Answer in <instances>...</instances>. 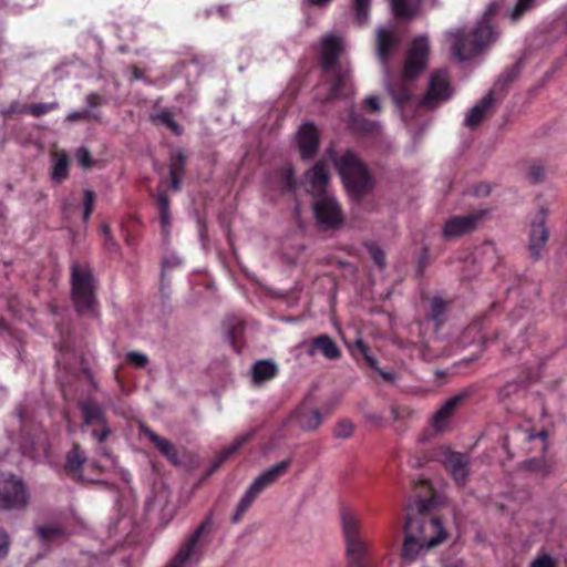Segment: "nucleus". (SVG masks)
I'll use <instances>...</instances> for the list:
<instances>
[{
	"label": "nucleus",
	"instance_id": "1",
	"mask_svg": "<svg viewBox=\"0 0 567 567\" xmlns=\"http://www.w3.org/2000/svg\"><path fill=\"white\" fill-rule=\"evenodd\" d=\"M401 38L394 29H379L377 37L378 56L383 64L385 89L394 104L403 109L412 99V82L427 64L430 45L426 37H417L408 50L401 74L391 75L388 61L399 51Z\"/></svg>",
	"mask_w": 567,
	"mask_h": 567
},
{
	"label": "nucleus",
	"instance_id": "2",
	"mask_svg": "<svg viewBox=\"0 0 567 567\" xmlns=\"http://www.w3.org/2000/svg\"><path fill=\"white\" fill-rule=\"evenodd\" d=\"M316 52L322 79L330 85L328 100L346 96L350 71L342 63L344 39L336 33H326L319 39Z\"/></svg>",
	"mask_w": 567,
	"mask_h": 567
},
{
	"label": "nucleus",
	"instance_id": "3",
	"mask_svg": "<svg viewBox=\"0 0 567 567\" xmlns=\"http://www.w3.org/2000/svg\"><path fill=\"white\" fill-rule=\"evenodd\" d=\"M499 6L491 2L474 31L464 34L462 30L446 33L453 55L458 61L470 60L480 54L487 45L492 44L498 37V32L492 24V17L497 12Z\"/></svg>",
	"mask_w": 567,
	"mask_h": 567
},
{
	"label": "nucleus",
	"instance_id": "4",
	"mask_svg": "<svg viewBox=\"0 0 567 567\" xmlns=\"http://www.w3.org/2000/svg\"><path fill=\"white\" fill-rule=\"evenodd\" d=\"M445 538L446 532L440 519L409 516L404 526L402 558L405 561H413L421 550L433 548Z\"/></svg>",
	"mask_w": 567,
	"mask_h": 567
},
{
	"label": "nucleus",
	"instance_id": "5",
	"mask_svg": "<svg viewBox=\"0 0 567 567\" xmlns=\"http://www.w3.org/2000/svg\"><path fill=\"white\" fill-rule=\"evenodd\" d=\"M71 299L80 315H95L96 279L89 266L73 264L71 266Z\"/></svg>",
	"mask_w": 567,
	"mask_h": 567
},
{
	"label": "nucleus",
	"instance_id": "6",
	"mask_svg": "<svg viewBox=\"0 0 567 567\" xmlns=\"http://www.w3.org/2000/svg\"><path fill=\"white\" fill-rule=\"evenodd\" d=\"M291 466L290 460H284L264 471L249 485L243 497L237 504L236 511L231 517L233 523H239L246 512L251 507L257 497L270 485L276 483Z\"/></svg>",
	"mask_w": 567,
	"mask_h": 567
},
{
	"label": "nucleus",
	"instance_id": "7",
	"mask_svg": "<svg viewBox=\"0 0 567 567\" xmlns=\"http://www.w3.org/2000/svg\"><path fill=\"white\" fill-rule=\"evenodd\" d=\"M213 520L207 516L196 529L188 535L181 544L175 556L167 563L165 567H185L187 564H197L203 556L202 538L212 529Z\"/></svg>",
	"mask_w": 567,
	"mask_h": 567
},
{
	"label": "nucleus",
	"instance_id": "8",
	"mask_svg": "<svg viewBox=\"0 0 567 567\" xmlns=\"http://www.w3.org/2000/svg\"><path fill=\"white\" fill-rule=\"evenodd\" d=\"M79 409L82 417L81 430L91 427L92 437L103 443L111 434L105 408L95 399L86 398L79 402Z\"/></svg>",
	"mask_w": 567,
	"mask_h": 567
},
{
	"label": "nucleus",
	"instance_id": "9",
	"mask_svg": "<svg viewBox=\"0 0 567 567\" xmlns=\"http://www.w3.org/2000/svg\"><path fill=\"white\" fill-rule=\"evenodd\" d=\"M313 217L321 230H336L344 221L341 205L331 194H321L315 197L312 204Z\"/></svg>",
	"mask_w": 567,
	"mask_h": 567
},
{
	"label": "nucleus",
	"instance_id": "10",
	"mask_svg": "<svg viewBox=\"0 0 567 567\" xmlns=\"http://www.w3.org/2000/svg\"><path fill=\"white\" fill-rule=\"evenodd\" d=\"M518 72L519 63H517L513 69L504 73L494 84L493 89L467 112L466 117L464 120V125L471 128L476 127L483 121L486 113L495 103V93L497 91L503 92L506 85L517 78Z\"/></svg>",
	"mask_w": 567,
	"mask_h": 567
},
{
	"label": "nucleus",
	"instance_id": "11",
	"mask_svg": "<svg viewBox=\"0 0 567 567\" xmlns=\"http://www.w3.org/2000/svg\"><path fill=\"white\" fill-rule=\"evenodd\" d=\"M28 503V494L24 483L10 475L3 480L0 485V508L1 509H20Z\"/></svg>",
	"mask_w": 567,
	"mask_h": 567
},
{
	"label": "nucleus",
	"instance_id": "12",
	"mask_svg": "<svg viewBox=\"0 0 567 567\" xmlns=\"http://www.w3.org/2000/svg\"><path fill=\"white\" fill-rule=\"evenodd\" d=\"M440 461L453 477L458 486H464L468 478L470 458L467 455L442 447L439 455Z\"/></svg>",
	"mask_w": 567,
	"mask_h": 567
},
{
	"label": "nucleus",
	"instance_id": "13",
	"mask_svg": "<svg viewBox=\"0 0 567 567\" xmlns=\"http://www.w3.org/2000/svg\"><path fill=\"white\" fill-rule=\"evenodd\" d=\"M451 95L452 89L447 73L444 70H440L432 74L427 92L421 101V104L426 109H434L442 102L449 100Z\"/></svg>",
	"mask_w": 567,
	"mask_h": 567
},
{
	"label": "nucleus",
	"instance_id": "14",
	"mask_svg": "<svg viewBox=\"0 0 567 567\" xmlns=\"http://www.w3.org/2000/svg\"><path fill=\"white\" fill-rule=\"evenodd\" d=\"M297 144L300 157L303 161L312 159L319 150L320 134L313 123H305L297 134Z\"/></svg>",
	"mask_w": 567,
	"mask_h": 567
},
{
	"label": "nucleus",
	"instance_id": "15",
	"mask_svg": "<svg viewBox=\"0 0 567 567\" xmlns=\"http://www.w3.org/2000/svg\"><path fill=\"white\" fill-rule=\"evenodd\" d=\"M482 218L481 213L466 216H454L446 220L443 228V237L447 240L458 238L475 230Z\"/></svg>",
	"mask_w": 567,
	"mask_h": 567
},
{
	"label": "nucleus",
	"instance_id": "16",
	"mask_svg": "<svg viewBox=\"0 0 567 567\" xmlns=\"http://www.w3.org/2000/svg\"><path fill=\"white\" fill-rule=\"evenodd\" d=\"M465 393H458L449 400L437 410L432 417V426L435 432L441 433L450 429L452 417L465 400Z\"/></svg>",
	"mask_w": 567,
	"mask_h": 567
},
{
	"label": "nucleus",
	"instance_id": "17",
	"mask_svg": "<svg viewBox=\"0 0 567 567\" xmlns=\"http://www.w3.org/2000/svg\"><path fill=\"white\" fill-rule=\"evenodd\" d=\"M547 210L542 208L532 223L530 237H529V251L534 259L540 257V251L548 240V229L545 225Z\"/></svg>",
	"mask_w": 567,
	"mask_h": 567
},
{
	"label": "nucleus",
	"instance_id": "18",
	"mask_svg": "<svg viewBox=\"0 0 567 567\" xmlns=\"http://www.w3.org/2000/svg\"><path fill=\"white\" fill-rule=\"evenodd\" d=\"M322 354L327 360H338L341 351L336 341L328 334H320L313 338L307 346V354L315 357Z\"/></svg>",
	"mask_w": 567,
	"mask_h": 567
},
{
	"label": "nucleus",
	"instance_id": "19",
	"mask_svg": "<svg viewBox=\"0 0 567 567\" xmlns=\"http://www.w3.org/2000/svg\"><path fill=\"white\" fill-rule=\"evenodd\" d=\"M306 178L311 187L313 197L320 196L321 194H329L326 189L329 182V172L323 161L317 162L306 173Z\"/></svg>",
	"mask_w": 567,
	"mask_h": 567
},
{
	"label": "nucleus",
	"instance_id": "20",
	"mask_svg": "<svg viewBox=\"0 0 567 567\" xmlns=\"http://www.w3.org/2000/svg\"><path fill=\"white\" fill-rule=\"evenodd\" d=\"M186 164H187V155L184 151L178 150L171 154L168 173H169L171 188L174 192H179L182 189Z\"/></svg>",
	"mask_w": 567,
	"mask_h": 567
},
{
	"label": "nucleus",
	"instance_id": "21",
	"mask_svg": "<svg viewBox=\"0 0 567 567\" xmlns=\"http://www.w3.org/2000/svg\"><path fill=\"white\" fill-rule=\"evenodd\" d=\"M336 167L344 181L350 197H354V151L348 150L336 161Z\"/></svg>",
	"mask_w": 567,
	"mask_h": 567
},
{
	"label": "nucleus",
	"instance_id": "22",
	"mask_svg": "<svg viewBox=\"0 0 567 567\" xmlns=\"http://www.w3.org/2000/svg\"><path fill=\"white\" fill-rule=\"evenodd\" d=\"M377 181L371 169L357 159V206L359 199L372 194Z\"/></svg>",
	"mask_w": 567,
	"mask_h": 567
},
{
	"label": "nucleus",
	"instance_id": "23",
	"mask_svg": "<svg viewBox=\"0 0 567 567\" xmlns=\"http://www.w3.org/2000/svg\"><path fill=\"white\" fill-rule=\"evenodd\" d=\"M143 433L150 440V442L159 451V453L167 458L169 463L177 466L181 461L178 458V452L176 446L168 440L159 436L151 429H143Z\"/></svg>",
	"mask_w": 567,
	"mask_h": 567
},
{
	"label": "nucleus",
	"instance_id": "24",
	"mask_svg": "<svg viewBox=\"0 0 567 567\" xmlns=\"http://www.w3.org/2000/svg\"><path fill=\"white\" fill-rule=\"evenodd\" d=\"M341 522L347 546L348 567H354V515L350 509L342 511Z\"/></svg>",
	"mask_w": 567,
	"mask_h": 567
},
{
	"label": "nucleus",
	"instance_id": "25",
	"mask_svg": "<svg viewBox=\"0 0 567 567\" xmlns=\"http://www.w3.org/2000/svg\"><path fill=\"white\" fill-rule=\"evenodd\" d=\"M85 462V455L82 452L79 444H74L73 447L66 453L64 471L66 474L72 475L76 481H83L82 468Z\"/></svg>",
	"mask_w": 567,
	"mask_h": 567
},
{
	"label": "nucleus",
	"instance_id": "26",
	"mask_svg": "<svg viewBox=\"0 0 567 567\" xmlns=\"http://www.w3.org/2000/svg\"><path fill=\"white\" fill-rule=\"evenodd\" d=\"M296 416L299 425L306 431L317 430L322 422V415L320 411L317 409H311L306 404H302L298 408Z\"/></svg>",
	"mask_w": 567,
	"mask_h": 567
},
{
	"label": "nucleus",
	"instance_id": "27",
	"mask_svg": "<svg viewBox=\"0 0 567 567\" xmlns=\"http://www.w3.org/2000/svg\"><path fill=\"white\" fill-rule=\"evenodd\" d=\"M70 159L65 152H58L53 155V165L50 177L53 184L60 185L69 178Z\"/></svg>",
	"mask_w": 567,
	"mask_h": 567
},
{
	"label": "nucleus",
	"instance_id": "28",
	"mask_svg": "<svg viewBox=\"0 0 567 567\" xmlns=\"http://www.w3.org/2000/svg\"><path fill=\"white\" fill-rule=\"evenodd\" d=\"M225 328L231 347L239 352L245 330V322L239 317L231 316L225 320Z\"/></svg>",
	"mask_w": 567,
	"mask_h": 567
},
{
	"label": "nucleus",
	"instance_id": "29",
	"mask_svg": "<svg viewBox=\"0 0 567 567\" xmlns=\"http://www.w3.org/2000/svg\"><path fill=\"white\" fill-rule=\"evenodd\" d=\"M251 373L255 383H262L278 374V367L271 360H259L254 363Z\"/></svg>",
	"mask_w": 567,
	"mask_h": 567
},
{
	"label": "nucleus",
	"instance_id": "30",
	"mask_svg": "<svg viewBox=\"0 0 567 567\" xmlns=\"http://www.w3.org/2000/svg\"><path fill=\"white\" fill-rule=\"evenodd\" d=\"M256 435L255 430H250L238 437L227 447L223 449L216 456L215 461L221 465L224 464L233 454H235L239 449H241L245 444L250 442Z\"/></svg>",
	"mask_w": 567,
	"mask_h": 567
},
{
	"label": "nucleus",
	"instance_id": "31",
	"mask_svg": "<svg viewBox=\"0 0 567 567\" xmlns=\"http://www.w3.org/2000/svg\"><path fill=\"white\" fill-rule=\"evenodd\" d=\"M159 221L163 234H168L171 228V200L166 190H162L156 196Z\"/></svg>",
	"mask_w": 567,
	"mask_h": 567
},
{
	"label": "nucleus",
	"instance_id": "32",
	"mask_svg": "<svg viewBox=\"0 0 567 567\" xmlns=\"http://www.w3.org/2000/svg\"><path fill=\"white\" fill-rule=\"evenodd\" d=\"M355 346H357V352H360L362 354L365 362L374 371H377L379 373V375L382 377V379L384 381H388V382L394 381V374L391 371H385L378 367V360H377L375 355L372 354L371 352H369L368 348L365 347V344L362 341L357 340Z\"/></svg>",
	"mask_w": 567,
	"mask_h": 567
},
{
	"label": "nucleus",
	"instance_id": "33",
	"mask_svg": "<svg viewBox=\"0 0 567 567\" xmlns=\"http://www.w3.org/2000/svg\"><path fill=\"white\" fill-rule=\"evenodd\" d=\"M153 124H161L168 128L174 135L179 136L183 133L182 126L174 120L171 110L165 109L157 114L151 116Z\"/></svg>",
	"mask_w": 567,
	"mask_h": 567
},
{
	"label": "nucleus",
	"instance_id": "34",
	"mask_svg": "<svg viewBox=\"0 0 567 567\" xmlns=\"http://www.w3.org/2000/svg\"><path fill=\"white\" fill-rule=\"evenodd\" d=\"M382 133V127L379 122L369 121L362 116L357 115V137L358 136H368V137H378Z\"/></svg>",
	"mask_w": 567,
	"mask_h": 567
},
{
	"label": "nucleus",
	"instance_id": "35",
	"mask_svg": "<svg viewBox=\"0 0 567 567\" xmlns=\"http://www.w3.org/2000/svg\"><path fill=\"white\" fill-rule=\"evenodd\" d=\"M523 467L542 477L548 476L554 470L553 463L543 457L527 460L523 463Z\"/></svg>",
	"mask_w": 567,
	"mask_h": 567
},
{
	"label": "nucleus",
	"instance_id": "36",
	"mask_svg": "<svg viewBox=\"0 0 567 567\" xmlns=\"http://www.w3.org/2000/svg\"><path fill=\"white\" fill-rule=\"evenodd\" d=\"M279 186L282 192H293L297 188L295 171L290 165L278 171Z\"/></svg>",
	"mask_w": 567,
	"mask_h": 567
},
{
	"label": "nucleus",
	"instance_id": "37",
	"mask_svg": "<svg viewBox=\"0 0 567 567\" xmlns=\"http://www.w3.org/2000/svg\"><path fill=\"white\" fill-rule=\"evenodd\" d=\"M59 106H60L59 102H56V101L51 102V103L29 104V105L24 106L23 112H25L34 117H40V116L48 114L51 111L59 109Z\"/></svg>",
	"mask_w": 567,
	"mask_h": 567
},
{
	"label": "nucleus",
	"instance_id": "38",
	"mask_svg": "<svg viewBox=\"0 0 567 567\" xmlns=\"http://www.w3.org/2000/svg\"><path fill=\"white\" fill-rule=\"evenodd\" d=\"M536 0H516L515 6L508 12V17L513 22H517L526 12H528Z\"/></svg>",
	"mask_w": 567,
	"mask_h": 567
},
{
	"label": "nucleus",
	"instance_id": "39",
	"mask_svg": "<svg viewBox=\"0 0 567 567\" xmlns=\"http://www.w3.org/2000/svg\"><path fill=\"white\" fill-rule=\"evenodd\" d=\"M96 195L92 189H85L83 193V221L86 223L93 210L95 204Z\"/></svg>",
	"mask_w": 567,
	"mask_h": 567
},
{
	"label": "nucleus",
	"instance_id": "40",
	"mask_svg": "<svg viewBox=\"0 0 567 567\" xmlns=\"http://www.w3.org/2000/svg\"><path fill=\"white\" fill-rule=\"evenodd\" d=\"M38 535L44 542L55 540L64 535L61 527L58 526H41L38 528Z\"/></svg>",
	"mask_w": 567,
	"mask_h": 567
},
{
	"label": "nucleus",
	"instance_id": "41",
	"mask_svg": "<svg viewBox=\"0 0 567 567\" xmlns=\"http://www.w3.org/2000/svg\"><path fill=\"white\" fill-rule=\"evenodd\" d=\"M125 361L127 364L137 369L145 368L150 362L148 357L146 354L137 351L127 352L125 355Z\"/></svg>",
	"mask_w": 567,
	"mask_h": 567
},
{
	"label": "nucleus",
	"instance_id": "42",
	"mask_svg": "<svg viewBox=\"0 0 567 567\" xmlns=\"http://www.w3.org/2000/svg\"><path fill=\"white\" fill-rule=\"evenodd\" d=\"M372 0H357V25H363L369 20Z\"/></svg>",
	"mask_w": 567,
	"mask_h": 567
},
{
	"label": "nucleus",
	"instance_id": "43",
	"mask_svg": "<svg viewBox=\"0 0 567 567\" xmlns=\"http://www.w3.org/2000/svg\"><path fill=\"white\" fill-rule=\"evenodd\" d=\"M99 121L100 115L96 113L91 112L90 110H82V111H73L69 113L65 117L66 122L73 123L78 121Z\"/></svg>",
	"mask_w": 567,
	"mask_h": 567
},
{
	"label": "nucleus",
	"instance_id": "44",
	"mask_svg": "<svg viewBox=\"0 0 567 567\" xmlns=\"http://www.w3.org/2000/svg\"><path fill=\"white\" fill-rule=\"evenodd\" d=\"M364 247L369 251L372 260L375 262V265L380 268H383L385 265V254L384 251L377 246L375 244H364Z\"/></svg>",
	"mask_w": 567,
	"mask_h": 567
},
{
	"label": "nucleus",
	"instance_id": "45",
	"mask_svg": "<svg viewBox=\"0 0 567 567\" xmlns=\"http://www.w3.org/2000/svg\"><path fill=\"white\" fill-rule=\"evenodd\" d=\"M446 303L441 298H434L431 301L429 318L432 320H440L445 312Z\"/></svg>",
	"mask_w": 567,
	"mask_h": 567
},
{
	"label": "nucleus",
	"instance_id": "46",
	"mask_svg": "<svg viewBox=\"0 0 567 567\" xmlns=\"http://www.w3.org/2000/svg\"><path fill=\"white\" fill-rule=\"evenodd\" d=\"M334 436L338 439H348L353 433V425L348 420L340 421L334 427Z\"/></svg>",
	"mask_w": 567,
	"mask_h": 567
},
{
	"label": "nucleus",
	"instance_id": "47",
	"mask_svg": "<svg viewBox=\"0 0 567 567\" xmlns=\"http://www.w3.org/2000/svg\"><path fill=\"white\" fill-rule=\"evenodd\" d=\"M544 177H545V169L540 164L534 163V164L529 165V167L527 168V178L532 183H539L544 179Z\"/></svg>",
	"mask_w": 567,
	"mask_h": 567
},
{
	"label": "nucleus",
	"instance_id": "48",
	"mask_svg": "<svg viewBox=\"0 0 567 567\" xmlns=\"http://www.w3.org/2000/svg\"><path fill=\"white\" fill-rule=\"evenodd\" d=\"M75 158L79 163V165H81L82 167L84 168H90L92 166V156H91V153L90 151L82 146V147H79L75 152Z\"/></svg>",
	"mask_w": 567,
	"mask_h": 567
},
{
	"label": "nucleus",
	"instance_id": "49",
	"mask_svg": "<svg viewBox=\"0 0 567 567\" xmlns=\"http://www.w3.org/2000/svg\"><path fill=\"white\" fill-rule=\"evenodd\" d=\"M85 102L89 107L95 109L106 104L107 100L99 93H90L86 95Z\"/></svg>",
	"mask_w": 567,
	"mask_h": 567
},
{
	"label": "nucleus",
	"instance_id": "50",
	"mask_svg": "<svg viewBox=\"0 0 567 567\" xmlns=\"http://www.w3.org/2000/svg\"><path fill=\"white\" fill-rule=\"evenodd\" d=\"M362 109L364 111H372V112H378L381 110V103H380V99L377 96V95H370L368 96L363 103H362Z\"/></svg>",
	"mask_w": 567,
	"mask_h": 567
},
{
	"label": "nucleus",
	"instance_id": "51",
	"mask_svg": "<svg viewBox=\"0 0 567 567\" xmlns=\"http://www.w3.org/2000/svg\"><path fill=\"white\" fill-rule=\"evenodd\" d=\"M357 567H368L367 563L361 558L368 550V545L360 538L357 537Z\"/></svg>",
	"mask_w": 567,
	"mask_h": 567
},
{
	"label": "nucleus",
	"instance_id": "52",
	"mask_svg": "<svg viewBox=\"0 0 567 567\" xmlns=\"http://www.w3.org/2000/svg\"><path fill=\"white\" fill-rule=\"evenodd\" d=\"M9 548H10L9 536L3 528H0V558H3L8 555Z\"/></svg>",
	"mask_w": 567,
	"mask_h": 567
},
{
	"label": "nucleus",
	"instance_id": "53",
	"mask_svg": "<svg viewBox=\"0 0 567 567\" xmlns=\"http://www.w3.org/2000/svg\"><path fill=\"white\" fill-rule=\"evenodd\" d=\"M530 567H556L551 557L543 555L533 560Z\"/></svg>",
	"mask_w": 567,
	"mask_h": 567
},
{
	"label": "nucleus",
	"instance_id": "54",
	"mask_svg": "<svg viewBox=\"0 0 567 567\" xmlns=\"http://www.w3.org/2000/svg\"><path fill=\"white\" fill-rule=\"evenodd\" d=\"M103 246H104V249L110 252V254H114V252H117L120 247L117 245V243L115 241L114 237L113 236H109V238H104V243H103Z\"/></svg>",
	"mask_w": 567,
	"mask_h": 567
},
{
	"label": "nucleus",
	"instance_id": "55",
	"mask_svg": "<svg viewBox=\"0 0 567 567\" xmlns=\"http://www.w3.org/2000/svg\"><path fill=\"white\" fill-rule=\"evenodd\" d=\"M332 0H306V3L310 7L326 8Z\"/></svg>",
	"mask_w": 567,
	"mask_h": 567
},
{
	"label": "nucleus",
	"instance_id": "56",
	"mask_svg": "<svg viewBox=\"0 0 567 567\" xmlns=\"http://www.w3.org/2000/svg\"><path fill=\"white\" fill-rule=\"evenodd\" d=\"M481 249H482L483 254H485V255H494L496 252L495 246L493 243H485Z\"/></svg>",
	"mask_w": 567,
	"mask_h": 567
},
{
	"label": "nucleus",
	"instance_id": "57",
	"mask_svg": "<svg viewBox=\"0 0 567 567\" xmlns=\"http://www.w3.org/2000/svg\"><path fill=\"white\" fill-rule=\"evenodd\" d=\"M416 508H417L419 513L422 514L423 512H425L429 508V502L426 499H419L416 502Z\"/></svg>",
	"mask_w": 567,
	"mask_h": 567
},
{
	"label": "nucleus",
	"instance_id": "58",
	"mask_svg": "<svg viewBox=\"0 0 567 567\" xmlns=\"http://www.w3.org/2000/svg\"><path fill=\"white\" fill-rule=\"evenodd\" d=\"M143 75L144 73L140 68H137L136 65L132 66V76L134 80H141Z\"/></svg>",
	"mask_w": 567,
	"mask_h": 567
},
{
	"label": "nucleus",
	"instance_id": "59",
	"mask_svg": "<svg viewBox=\"0 0 567 567\" xmlns=\"http://www.w3.org/2000/svg\"><path fill=\"white\" fill-rule=\"evenodd\" d=\"M489 187L487 185H481L475 189L476 195L485 196L488 195Z\"/></svg>",
	"mask_w": 567,
	"mask_h": 567
},
{
	"label": "nucleus",
	"instance_id": "60",
	"mask_svg": "<svg viewBox=\"0 0 567 567\" xmlns=\"http://www.w3.org/2000/svg\"><path fill=\"white\" fill-rule=\"evenodd\" d=\"M101 231L104 238H109V236H112L111 228L107 224L102 225Z\"/></svg>",
	"mask_w": 567,
	"mask_h": 567
},
{
	"label": "nucleus",
	"instance_id": "61",
	"mask_svg": "<svg viewBox=\"0 0 567 567\" xmlns=\"http://www.w3.org/2000/svg\"><path fill=\"white\" fill-rule=\"evenodd\" d=\"M221 465H219L215 460H213L210 467L207 471V475L213 474L215 471H217Z\"/></svg>",
	"mask_w": 567,
	"mask_h": 567
},
{
	"label": "nucleus",
	"instance_id": "62",
	"mask_svg": "<svg viewBox=\"0 0 567 567\" xmlns=\"http://www.w3.org/2000/svg\"><path fill=\"white\" fill-rule=\"evenodd\" d=\"M90 466L92 467V470L94 471V473L96 474H101L103 472V468L100 464L93 462L92 464H90Z\"/></svg>",
	"mask_w": 567,
	"mask_h": 567
},
{
	"label": "nucleus",
	"instance_id": "63",
	"mask_svg": "<svg viewBox=\"0 0 567 567\" xmlns=\"http://www.w3.org/2000/svg\"><path fill=\"white\" fill-rule=\"evenodd\" d=\"M354 122V109L352 105L349 107V125L351 126Z\"/></svg>",
	"mask_w": 567,
	"mask_h": 567
},
{
	"label": "nucleus",
	"instance_id": "64",
	"mask_svg": "<svg viewBox=\"0 0 567 567\" xmlns=\"http://www.w3.org/2000/svg\"><path fill=\"white\" fill-rule=\"evenodd\" d=\"M535 437H540L543 440H546L547 433L545 431L539 432L538 434L529 435V440H534Z\"/></svg>",
	"mask_w": 567,
	"mask_h": 567
}]
</instances>
